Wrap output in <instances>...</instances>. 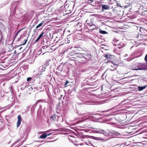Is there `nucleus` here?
<instances>
[{
	"instance_id": "ea45409f",
	"label": "nucleus",
	"mask_w": 147,
	"mask_h": 147,
	"mask_svg": "<svg viewBox=\"0 0 147 147\" xmlns=\"http://www.w3.org/2000/svg\"><path fill=\"white\" fill-rule=\"evenodd\" d=\"M105 57L106 58H108V55L107 54H106L105 55Z\"/></svg>"
},
{
	"instance_id": "ddd939ff",
	"label": "nucleus",
	"mask_w": 147,
	"mask_h": 147,
	"mask_svg": "<svg viewBox=\"0 0 147 147\" xmlns=\"http://www.w3.org/2000/svg\"><path fill=\"white\" fill-rule=\"evenodd\" d=\"M101 6L102 10H108L110 9V7L107 5L102 4Z\"/></svg>"
},
{
	"instance_id": "dca6fc26",
	"label": "nucleus",
	"mask_w": 147,
	"mask_h": 147,
	"mask_svg": "<svg viewBox=\"0 0 147 147\" xmlns=\"http://www.w3.org/2000/svg\"><path fill=\"white\" fill-rule=\"evenodd\" d=\"M146 87V86H138V90L140 91H142Z\"/></svg>"
},
{
	"instance_id": "7c9ffc66",
	"label": "nucleus",
	"mask_w": 147,
	"mask_h": 147,
	"mask_svg": "<svg viewBox=\"0 0 147 147\" xmlns=\"http://www.w3.org/2000/svg\"><path fill=\"white\" fill-rule=\"evenodd\" d=\"M32 79L31 78L28 77L27 78V80L28 81H29Z\"/></svg>"
},
{
	"instance_id": "72a5a7b5",
	"label": "nucleus",
	"mask_w": 147,
	"mask_h": 147,
	"mask_svg": "<svg viewBox=\"0 0 147 147\" xmlns=\"http://www.w3.org/2000/svg\"><path fill=\"white\" fill-rule=\"evenodd\" d=\"M85 143L86 144L88 145H90V144H91V143L90 142H88V143H87L86 142H85Z\"/></svg>"
},
{
	"instance_id": "6e6552de",
	"label": "nucleus",
	"mask_w": 147,
	"mask_h": 147,
	"mask_svg": "<svg viewBox=\"0 0 147 147\" xmlns=\"http://www.w3.org/2000/svg\"><path fill=\"white\" fill-rule=\"evenodd\" d=\"M127 100L124 99L118 105L116 106L115 107L116 108H122L123 107V105H125L127 103L125 102Z\"/></svg>"
},
{
	"instance_id": "58836bf2",
	"label": "nucleus",
	"mask_w": 147,
	"mask_h": 147,
	"mask_svg": "<svg viewBox=\"0 0 147 147\" xmlns=\"http://www.w3.org/2000/svg\"><path fill=\"white\" fill-rule=\"evenodd\" d=\"M52 134V133H50L49 134H47V136H49L50 135H51Z\"/></svg>"
},
{
	"instance_id": "c03bdc74",
	"label": "nucleus",
	"mask_w": 147,
	"mask_h": 147,
	"mask_svg": "<svg viewBox=\"0 0 147 147\" xmlns=\"http://www.w3.org/2000/svg\"><path fill=\"white\" fill-rule=\"evenodd\" d=\"M87 81V79H86L84 81L86 82Z\"/></svg>"
},
{
	"instance_id": "aec40b11",
	"label": "nucleus",
	"mask_w": 147,
	"mask_h": 147,
	"mask_svg": "<svg viewBox=\"0 0 147 147\" xmlns=\"http://www.w3.org/2000/svg\"><path fill=\"white\" fill-rule=\"evenodd\" d=\"M44 21H42V22L40 23V24H38L36 27V28H38L39 27L41 26L43 24V23L44 22Z\"/></svg>"
},
{
	"instance_id": "9d476101",
	"label": "nucleus",
	"mask_w": 147,
	"mask_h": 147,
	"mask_svg": "<svg viewBox=\"0 0 147 147\" xmlns=\"http://www.w3.org/2000/svg\"><path fill=\"white\" fill-rule=\"evenodd\" d=\"M22 119L20 115H19L18 116V121L17 122V127H18L21 123Z\"/></svg>"
},
{
	"instance_id": "4468645a",
	"label": "nucleus",
	"mask_w": 147,
	"mask_h": 147,
	"mask_svg": "<svg viewBox=\"0 0 147 147\" xmlns=\"http://www.w3.org/2000/svg\"><path fill=\"white\" fill-rule=\"evenodd\" d=\"M57 117V116L56 115L54 114L50 118V120L52 121H55Z\"/></svg>"
},
{
	"instance_id": "37998d69",
	"label": "nucleus",
	"mask_w": 147,
	"mask_h": 147,
	"mask_svg": "<svg viewBox=\"0 0 147 147\" xmlns=\"http://www.w3.org/2000/svg\"><path fill=\"white\" fill-rule=\"evenodd\" d=\"M33 86H31V87H30V88H31L32 90H33Z\"/></svg>"
},
{
	"instance_id": "412c9836",
	"label": "nucleus",
	"mask_w": 147,
	"mask_h": 147,
	"mask_svg": "<svg viewBox=\"0 0 147 147\" xmlns=\"http://www.w3.org/2000/svg\"><path fill=\"white\" fill-rule=\"evenodd\" d=\"M48 47V45H45L44 46H42L40 49V51H42V50L44 49H47Z\"/></svg>"
},
{
	"instance_id": "6ab92c4d",
	"label": "nucleus",
	"mask_w": 147,
	"mask_h": 147,
	"mask_svg": "<svg viewBox=\"0 0 147 147\" xmlns=\"http://www.w3.org/2000/svg\"><path fill=\"white\" fill-rule=\"evenodd\" d=\"M99 32L100 33V34H106L107 33V32L105 31L102 30L100 29Z\"/></svg>"
},
{
	"instance_id": "c85d7f7f",
	"label": "nucleus",
	"mask_w": 147,
	"mask_h": 147,
	"mask_svg": "<svg viewBox=\"0 0 147 147\" xmlns=\"http://www.w3.org/2000/svg\"><path fill=\"white\" fill-rule=\"evenodd\" d=\"M117 6L118 7V6H119L120 7H123V6H121V4L120 3H117Z\"/></svg>"
},
{
	"instance_id": "9b49d317",
	"label": "nucleus",
	"mask_w": 147,
	"mask_h": 147,
	"mask_svg": "<svg viewBox=\"0 0 147 147\" xmlns=\"http://www.w3.org/2000/svg\"><path fill=\"white\" fill-rule=\"evenodd\" d=\"M139 11L141 12L142 13V14L144 12H147V10H144V7L142 5H141L138 8Z\"/></svg>"
},
{
	"instance_id": "f704fd0d",
	"label": "nucleus",
	"mask_w": 147,
	"mask_h": 147,
	"mask_svg": "<svg viewBox=\"0 0 147 147\" xmlns=\"http://www.w3.org/2000/svg\"><path fill=\"white\" fill-rule=\"evenodd\" d=\"M122 47H121V46L119 44V45H118V48L119 49H120L122 48Z\"/></svg>"
},
{
	"instance_id": "4c0bfd02",
	"label": "nucleus",
	"mask_w": 147,
	"mask_h": 147,
	"mask_svg": "<svg viewBox=\"0 0 147 147\" xmlns=\"http://www.w3.org/2000/svg\"><path fill=\"white\" fill-rule=\"evenodd\" d=\"M129 6V5H125L124 6V7L125 8H127Z\"/></svg>"
},
{
	"instance_id": "2eb2a0df",
	"label": "nucleus",
	"mask_w": 147,
	"mask_h": 147,
	"mask_svg": "<svg viewBox=\"0 0 147 147\" xmlns=\"http://www.w3.org/2000/svg\"><path fill=\"white\" fill-rule=\"evenodd\" d=\"M47 137V134L45 133H43L40 136V138L42 139H45Z\"/></svg>"
},
{
	"instance_id": "423d86ee",
	"label": "nucleus",
	"mask_w": 147,
	"mask_h": 147,
	"mask_svg": "<svg viewBox=\"0 0 147 147\" xmlns=\"http://www.w3.org/2000/svg\"><path fill=\"white\" fill-rule=\"evenodd\" d=\"M95 131L96 133L102 134L105 136H107L108 135V133L105 131L103 129H98L96 131Z\"/></svg>"
},
{
	"instance_id": "393cba45",
	"label": "nucleus",
	"mask_w": 147,
	"mask_h": 147,
	"mask_svg": "<svg viewBox=\"0 0 147 147\" xmlns=\"http://www.w3.org/2000/svg\"><path fill=\"white\" fill-rule=\"evenodd\" d=\"M73 55H74V54L72 53H69V54L68 55V57H69L70 56H73Z\"/></svg>"
},
{
	"instance_id": "a211bd4d",
	"label": "nucleus",
	"mask_w": 147,
	"mask_h": 147,
	"mask_svg": "<svg viewBox=\"0 0 147 147\" xmlns=\"http://www.w3.org/2000/svg\"><path fill=\"white\" fill-rule=\"evenodd\" d=\"M36 103L32 105V108H31V111H32L33 112L34 111L36 107Z\"/></svg>"
},
{
	"instance_id": "20e7f679",
	"label": "nucleus",
	"mask_w": 147,
	"mask_h": 147,
	"mask_svg": "<svg viewBox=\"0 0 147 147\" xmlns=\"http://www.w3.org/2000/svg\"><path fill=\"white\" fill-rule=\"evenodd\" d=\"M79 55V57H81V58H84L87 62L89 61L92 58V55L90 53H81V55Z\"/></svg>"
},
{
	"instance_id": "09e8293b",
	"label": "nucleus",
	"mask_w": 147,
	"mask_h": 147,
	"mask_svg": "<svg viewBox=\"0 0 147 147\" xmlns=\"http://www.w3.org/2000/svg\"><path fill=\"white\" fill-rule=\"evenodd\" d=\"M21 48H22V47H21L20 48V49H21Z\"/></svg>"
},
{
	"instance_id": "b1692460",
	"label": "nucleus",
	"mask_w": 147,
	"mask_h": 147,
	"mask_svg": "<svg viewBox=\"0 0 147 147\" xmlns=\"http://www.w3.org/2000/svg\"><path fill=\"white\" fill-rule=\"evenodd\" d=\"M24 43H22L20 45V46H21V45H25L26 43L27 42V39H25L24 40Z\"/></svg>"
},
{
	"instance_id": "1a4fd4ad",
	"label": "nucleus",
	"mask_w": 147,
	"mask_h": 147,
	"mask_svg": "<svg viewBox=\"0 0 147 147\" xmlns=\"http://www.w3.org/2000/svg\"><path fill=\"white\" fill-rule=\"evenodd\" d=\"M8 66V65H6L5 62H1L0 64V69L4 70Z\"/></svg>"
},
{
	"instance_id": "7ed1b4c3",
	"label": "nucleus",
	"mask_w": 147,
	"mask_h": 147,
	"mask_svg": "<svg viewBox=\"0 0 147 147\" xmlns=\"http://www.w3.org/2000/svg\"><path fill=\"white\" fill-rule=\"evenodd\" d=\"M16 4H12L10 10L13 12V15L15 14H19L21 13V12L19 11L18 9H17Z\"/></svg>"
},
{
	"instance_id": "f8f14e48",
	"label": "nucleus",
	"mask_w": 147,
	"mask_h": 147,
	"mask_svg": "<svg viewBox=\"0 0 147 147\" xmlns=\"http://www.w3.org/2000/svg\"><path fill=\"white\" fill-rule=\"evenodd\" d=\"M46 34V31L44 30L41 33V34H40L38 37L40 39L42 37H44L45 36Z\"/></svg>"
},
{
	"instance_id": "2f4dec72",
	"label": "nucleus",
	"mask_w": 147,
	"mask_h": 147,
	"mask_svg": "<svg viewBox=\"0 0 147 147\" xmlns=\"http://www.w3.org/2000/svg\"><path fill=\"white\" fill-rule=\"evenodd\" d=\"M77 114L78 115H82V116L84 115V113L80 114V113H79L78 112H77Z\"/></svg>"
},
{
	"instance_id": "4be33fe9",
	"label": "nucleus",
	"mask_w": 147,
	"mask_h": 147,
	"mask_svg": "<svg viewBox=\"0 0 147 147\" xmlns=\"http://www.w3.org/2000/svg\"><path fill=\"white\" fill-rule=\"evenodd\" d=\"M117 41H118V40L116 39L115 38H114L113 40V45L114 46H115L117 45L115 43V42H117ZM113 43V42H112Z\"/></svg>"
},
{
	"instance_id": "a19ab883",
	"label": "nucleus",
	"mask_w": 147,
	"mask_h": 147,
	"mask_svg": "<svg viewBox=\"0 0 147 147\" xmlns=\"http://www.w3.org/2000/svg\"><path fill=\"white\" fill-rule=\"evenodd\" d=\"M12 100L11 101L10 100V101L12 102H13V101H14V98H13V96H12Z\"/></svg>"
},
{
	"instance_id": "5701e85b",
	"label": "nucleus",
	"mask_w": 147,
	"mask_h": 147,
	"mask_svg": "<svg viewBox=\"0 0 147 147\" xmlns=\"http://www.w3.org/2000/svg\"><path fill=\"white\" fill-rule=\"evenodd\" d=\"M23 28H22L21 29H20V30H19L18 32H17L15 36V37H14V39L16 37V36H17L18 35V33L20 32V31L22 29H23Z\"/></svg>"
},
{
	"instance_id": "8fccbe9b",
	"label": "nucleus",
	"mask_w": 147,
	"mask_h": 147,
	"mask_svg": "<svg viewBox=\"0 0 147 147\" xmlns=\"http://www.w3.org/2000/svg\"><path fill=\"white\" fill-rule=\"evenodd\" d=\"M114 64V65H116V64Z\"/></svg>"
},
{
	"instance_id": "f3484780",
	"label": "nucleus",
	"mask_w": 147,
	"mask_h": 147,
	"mask_svg": "<svg viewBox=\"0 0 147 147\" xmlns=\"http://www.w3.org/2000/svg\"><path fill=\"white\" fill-rule=\"evenodd\" d=\"M113 134L116 136H121L122 135V134L119 133V132L117 131H114L113 132Z\"/></svg>"
},
{
	"instance_id": "f257e3e1",
	"label": "nucleus",
	"mask_w": 147,
	"mask_h": 147,
	"mask_svg": "<svg viewBox=\"0 0 147 147\" xmlns=\"http://www.w3.org/2000/svg\"><path fill=\"white\" fill-rule=\"evenodd\" d=\"M136 67L133 69V70H146L147 69L146 64V63H138L135 64Z\"/></svg>"
},
{
	"instance_id": "0eeeda50",
	"label": "nucleus",
	"mask_w": 147,
	"mask_h": 147,
	"mask_svg": "<svg viewBox=\"0 0 147 147\" xmlns=\"http://www.w3.org/2000/svg\"><path fill=\"white\" fill-rule=\"evenodd\" d=\"M79 55H81V53H76L74 54L73 56L69 58L70 60H75L74 59H76L77 58H81V57H79Z\"/></svg>"
},
{
	"instance_id": "a878e982",
	"label": "nucleus",
	"mask_w": 147,
	"mask_h": 147,
	"mask_svg": "<svg viewBox=\"0 0 147 147\" xmlns=\"http://www.w3.org/2000/svg\"><path fill=\"white\" fill-rule=\"evenodd\" d=\"M69 83V82L68 80H67L66 81L65 84V87H66L67 86V84Z\"/></svg>"
},
{
	"instance_id": "c756f323",
	"label": "nucleus",
	"mask_w": 147,
	"mask_h": 147,
	"mask_svg": "<svg viewBox=\"0 0 147 147\" xmlns=\"http://www.w3.org/2000/svg\"><path fill=\"white\" fill-rule=\"evenodd\" d=\"M94 1L93 0H89L88 1L90 3H92Z\"/></svg>"
},
{
	"instance_id": "cd10ccee",
	"label": "nucleus",
	"mask_w": 147,
	"mask_h": 147,
	"mask_svg": "<svg viewBox=\"0 0 147 147\" xmlns=\"http://www.w3.org/2000/svg\"><path fill=\"white\" fill-rule=\"evenodd\" d=\"M40 39V38L38 37L37 39L35 40L34 42V43H35L37 42Z\"/></svg>"
},
{
	"instance_id": "e433bc0d",
	"label": "nucleus",
	"mask_w": 147,
	"mask_h": 147,
	"mask_svg": "<svg viewBox=\"0 0 147 147\" xmlns=\"http://www.w3.org/2000/svg\"><path fill=\"white\" fill-rule=\"evenodd\" d=\"M94 138H93L94 139H95V140H98V138H97V137H93Z\"/></svg>"
},
{
	"instance_id": "c9c22d12",
	"label": "nucleus",
	"mask_w": 147,
	"mask_h": 147,
	"mask_svg": "<svg viewBox=\"0 0 147 147\" xmlns=\"http://www.w3.org/2000/svg\"><path fill=\"white\" fill-rule=\"evenodd\" d=\"M119 50H116V49H114V50H113V52L115 53H117V51H119Z\"/></svg>"
},
{
	"instance_id": "a18cd8bd",
	"label": "nucleus",
	"mask_w": 147,
	"mask_h": 147,
	"mask_svg": "<svg viewBox=\"0 0 147 147\" xmlns=\"http://www.w3.org/2000/svg\"><path fill=\"white\" fill-rule=\"evenodd\" d=\"M12 86H11V88H10L11 89H12Z\"/></svg>"
},
{
	"instance_id": "49530a36",
	"label": "nucleus",
	"mask_w": 147,
	"mask_h": 147,
	"mask_svg": "<svg viewBox=\"0 0 147 147\" xmlns=\"http://www.w3.org/2000/svg\"><path fill=\"white\" fill-rule=\"evenodd\" d=\"M20 38H18V40H20Z\"/></svg>"
},
{
	"instance_id": "473e14b6",
	"label": "nucleus",
	"mask_w": 147,
	"mask_h": 147,
	"mask_svg": "<svg viewBox=\"0 0 147 147\" xmlns=\"http://www.w3.org/2000/svg\"><path fill=\"white\" fill-rule=\"evenodd\" d=\"M112 118H109V119H106V120L107 121H110L111 120H112Z\"/></svg>"
},
{
	"instance_id": "3c124183",
	"label": "nucleus",
	"mask_w": 147,
	"mask_h": 147,
	"mask_svg": "<svg viewBox=\"0 0 147 147\" xmlns=\"http://www.w3.org/2000/svg\"><path fill=\"white\" fill-rule=\"evenodd\" d=\"M1 61H0V64H1Z\"/></svg>"
},
{
	"instance_id": "de8ad7c7",
	"label": "nucleus",
	"mask_w": 147,
	"mask_h": 147,
	"mask_svg": "<svg viewBox=\"0 0 147 147\" xmlns=\"http://www.w3.org/2000/svg\"><path fill=\"white\" fill-rule=\"evenodd\" d=\"M8 99H9L8 100H9V99H10V98H8Z\"/></svg>"
},
{
	"instance_id": "79ce46f5",
	"label": "nucleus",
	"mask_w": 147,
	"mask_h": 147,
	"mask_svg": "<svg viewBox=\"0 0 147 147\" xmlns=\"http://www.w3.org/2000/svg\"><path fill=\"white\" fill-rule=\"evenodd\" d=\"M55 130H48L47 131V132H49L50 131H55Z\"/></svg>"
},
{
	"instance_id": "f03ea898",
	"label": "nucleus",
	"mask_w": 147,
	"mask_h": 147,
	"mask_svg": "<svg viewBox=\"0 0 147 147\" xmlns=\"http://www.w3.org/2000/svg\"><path fill=\"white\" fill-rule=\"evenodd\" d=\"M49 65V63L47 62L45 65H43L42 66L39 67L38 68L39 72L36 76H40L42 75V72L45 71L47 66Z\"/></svg>"
},
{
	"instance_id": "39448f33",
	"label": "nucleus",
	"mask_w": 147,
	"mask_h": 147,
	"mask_svg": "<svg viewBox=\"0 0 147 147\" xmlns=\"http://www.w3.org/2000/svg\"><path fill=\"white\" fill-rule=\"evenodd\" d=\"M86 28H85V27L84 29H86L87 28L88 29V30H93L95 29L96 28V26L90 23H88L86 26Z\"/></svg>"
},
{
	"instance_id": "bb28decb",
	"label": "nucleus",
	"mask_w": 147,
	"mask_h": 147,
	"mask_svg": "<svg viewBox=\"0 0 147 147\" xmlns=\"http://www.w3.org/2000/svg\"><path fill=\"white\" fill-rule=\"evenodd\" d=\"M144 60L147 63V54L146 55L145 57Z\"/></svg>"
}]
</instances>
